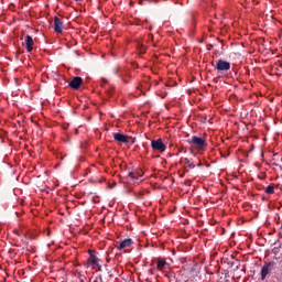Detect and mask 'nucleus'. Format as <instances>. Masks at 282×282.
I'll return each instance as SVG.
<instances>
[{
    "instance_id": "obj_1",
    "label": "nucleus",
    "mask_w": 282,
    "mask_h": 282,
    "mask_svg": "<svg viewBox=\"0 0 282 282\" xmlns=\"http://www.w3.org/2000/svg\"><path fill=\"white\" fill-rule=\"evenodd\" d=\"M189 147L193 149H198V151H202V149H206L208 147V143H206V140L203 138H199L197 135L192 137L187 140Z\"/></svg>"
},
{
    "instance_id": "obj_2",
    "label": "nucleus",
    "mask_w": 282,
    "mask_h": 282,
    "mask_svg": "<svg viewBox=\"0 0 282 282\" xmlns=\"http://www.w3.org/2000/svg\"><path fill=\"white\" fill-rule=\"evenodd\" d=\"M275 265H276V262L274 261L264 262L260 271L261 281H265V279L268 278V274H270V272L274 270Z\"/></svg>"
},
{
    "instance_id": "obj_3",
    "label": "nucleus",
    "mask_w": 282,
    "mask_h": 282,
    "mask_svg": "<svg viewBox=\"0 0 282 282\" xmlns=\"http://www.w3.org/2000/svg\"><path fill=\"white\" fill-rule=\"evenodd\" d=\"M151 147L153 151H159V153H164L166 151V145L164 144L162 139L152 140Z\"/></svg>"
},
{
    "instance_id": "obj_4",
    "label": "nucleus",
    "mask_w": 282,
    "mask_h": 282,
    "mask_svg": "<svg viewBox=\"0 0 282 282\" xmlns=\"http://www.w3.org/2000/svg\"><path fill=\"white\" fill-rule=\"evenodd\" d=\"M215 69H217V72H228L230 69V63L224 59H218Z\"/></svg>"
},
{
    "instance_id": "obj_5",
    "label": "nucleus",
    "mask_w": 282,
    "mask_h": 282,
    "mask_svg": "<svg viewBox=\"0 0 282 282\" xmlns=\"http://www.w3.org/2000/svg\"><path fill=\"white\" fill-rule=\"evenodd\" d=\"M89 254H90L88 258L89 265H91V268H98V270L101 271L102 267L100 265V263H98V257H96V254H94L91 250H89Z\"/></svg>"
},
{
    "instance_id": "obj_6",
    "label": "nucleus",
    "mask_w": 282,
    "mask_h": 282,
    "mask_svg": "<svg viewBox=\"0 0 282 282\" xmlns=\"http://www.w3.org/2000/svg\"><path fill=\"white\" fill-rule=\"evenodd\" d=\"M23 46L26 47L28 52H32L34 50V40L31 37V35L25 36Z\"/></svg>"
},
{
    "instance_id": "obj_7",
    "label": "nucleus",
    "mask_w": 282,
    "mask_h": 282,
    "mask_svg": "<svg viewBox=\"0 0 282 282\" xmlns=\"http://www.w3.org/2000/svg\"><path fill=\"white\" fill-rule=\"evenodd\" d=\"M69 87H72V89H79L80 85H83V78L82 77H74L70 82H69Z\"/></svg>"
},
{
    "instance_id": "obj_8",
    "label": "nucleus",
    "mask_w": 282,
    "mask_h": 282,
    "mask_svg": "<svg viewBox=\"0 0 282 282\" xmlns=\"http://www.w3.org/2000/svg\"><path fill=\"white\" fill-rule=\"evenodd\" d=\"M113 139L117 141V142H122L123 144H129V137L120 133V132H116L113 133Z\"/></svg>"
},
{
    "instance_id": "obj_9",
    "label": "nucleus",
    "mask_w": 282,
    "mask_h": 282,
    "mask_svg": "<svg viewBox=\"0 0 282 282\" xmlns=\"http://www.w3.org/2000/svg\"><path fill=\"white\" fill-rule=\"evenodd\" d=\"M54 30L57 34L63 33V21L58 17L54 18Z\"/></svg>"
},
{
    "instance_id": "obj_10",
    "label": "nucleus",
    "mask_w": 282,
    "mask_h": 282,
    "mask_svg": "<svg viewBox=\"0 0 282 282\" xmlns=\"http://www.w3.org/2000/svg\"><path fill=\"white\" fill-rule=\"evenodd\" d=\"M133 245V240L131 238H127L121 241L118 246L119 250H124V248H130Z\"/></svg>"
},
{
    "instance_id": "obj_11",
    "label": "nucleus",
    "mask_w": 282,
    "mask_h": 282,
    "mask_svg": "<svg viewBox=\"0 0 282 282\" xmlns=\"http://www.w3.org/2000/svg\"><path fill=\"white\" fill-rule=\"evenodd\" d=\"M166 265H169V263H166V261H164L162 259L158 260V264H156L158 270H164V268H166Z\"/></svg>"
},
{
    "instance_id": "obj_12",
    "label": "nucleus",
    "mask_w": 282,
    "mask_h": 282,
    "mask_svg": "<svg viewBox=\"0 0 282 282\" xmlns=\"http://www.w3.org/2000/svg\"><path fill=\"white\" fill-rule=\"evenodd\" d=\"M265 193L268 195H274V185H269L265 187Z\"/></svg>"
},
{
    "instance_id": "obj_13",
    "label": "nucleus",
    "mask_w": 282,
    "mask_h": 282,
    "mask_svg": "<svg viewBox=\"0 0 282 282\" xmlns=\"http://www.w3.org/2000/svg\"><path fill=\"white\" fill-rule=\"evenodd\" d=\"M184 163L188 166V169L195 167V163L191 162V160H188V159H184Z\"/></svg>"
},
{
    "instance_id": "obj_14",
    "label": "nucleus",
    "mask_w": 282,
    "mask_h": 282,
    "mask_svg": "<svg viewBox=\"0 0 282 282\" xmlns=\"http://www.w3.org/2000/svg\"><path fill=\"white\" fill-rule=\"evenodd\" d=\"M129 176L132 178V180H135V177H138V174H135V172H131L129 174Z\"/></svg>"
},
{
    "instance_id": "obj_15",
    "label": "nucleus",
    "mask_w": 282,
    "mask_h": 282,
    "mask_svg": "<svg viewBox=\"0 0 282 282\" xmlns=\"http://www.w3.org/2000/svg\"><path fill=\"white\" fill-rule=\"evenodd\" d=\"M189 272H191V273H195V268H194V267L191 268V269H189Z\"/></svg>"
}]
</instances>
